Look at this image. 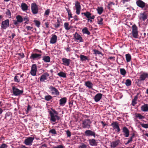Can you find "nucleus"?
<instances>
[{
  "mask_svg": "<svg viewBox=\"0 0 148 148\" xmlns=\"http://www.w3.org/2000/svg\"><path fill=\"white\" fill-rule=\"evenodd\" d=\"M131 34L133 38H138L137 27L136 25H133L132 26V31Z\"/></svg>",
  "mask_w": 148,
  "mask_h": 148,
  "instance_id": "nucleus-5",
  "label": "nucleus"
},
{
  "mask_svg": "<svg viewBox=\"0 0 148 148\" xmlns=\"http://www.w3.org/2000/svg\"><path fill=\"white\" fill-rule=\"evenodd\" d=\"M91 121L89 119H86L83 120L82 126L83 128L89 129L91 127Z\"/></svg>",
  "mask_w": 148,
  "mask_h": 148,
  "instance_id": "nucleus-3",
  "label": "nucleus"
},
{
  "mask_svg": "<svg viewBox=\"0 0 148 148\" xmlns=\"http://www.w3.org/2000/svg\"><path fill=\"white\" fill-rule=\"evenodd\" d=\"M21 7L22 10L25 11L28 9V6L27 5L24 3H22L21 4Z\"/></svg>",
  "mask_w": 148,
  "mask_h": 148,
  "instance_id": "nucleus-28",
  "label": "nucleus"
},
{
  "mask_svg": "<svg viewBox=\"0 0 148 148\" xmlns=\"http://www.w3.org/2000/svg\"><path fill=\"white\" fill-rule=\"evenodd\" d=\"M9 26V20L6 19L3 21L1 23V27L2 29H5Z\"/></svg>",
  "mask_w": 148,
  "mask_h": 148,
  "instance_id": "nucleus-9",
  "label": "nucleus"
},
{
  "mask_svg": "<svg viewBox=\"0 0 148 148\" xmlns=\"http://www.w3.org/2000/svg\"><path fill=\"white\" fill-rule=\"evenodd\" d=\"M135 117L138 118L139 119L142 120L144 119L145 118V116H144L142 115L140 113H136L135 114Z\"/></svg>",
  "mask_w": 148,
  "mask_h": 148,
  "instance_id": "nucleus-31",
  "label": "nucleus"
},
{
  "mask_svg": "<svg viewBox=\"0 0 148 148\" xmlns=\"http://www.w3.org/2000/svg\"><path fill=\"white\" fill-rule=\"evenodd\" d=\"M119 140H116L112 142L111 143V147L114 148L116 147L119 144Z\"/></svg>",
  "mask_w": 148,
  "mask_h": 148,
  "instance_id": "nucleus-27",
  "label": "nucleus"
},
{
  "mask_svg": "<svg viewBox=\"0 0 148 148\" xmlns=\"http://www.w3.org/2000/svg\"><path fill=\"white\" fill-rule=\"evenodd\" d=\"M67 99L66 97L62 98L59 100V104L60 105L64 106L66 102Z\"/></svg>",
  "mask_w": 148,
  "mask_h": 148,
  "instance_id": "nucleus-25",
  "label": "nucleus"
},
{
  "mask_svg": "<svg viewBox=\"0 0 148 148\" xmlns=\"http://www.w3.org/2000/svg\"><path fill=\"white\" fill-rule=\"evenodd\" d=\"M125 57L126 61L127 62H129L131 59V56L130 54L128 53L125 55Z\"/></svg>",
  "mask_w": 148,
  "mask_h": 148,
  "instance_id": "nucleus-35",
  "label": "nucleus"
},
{
  "mask_svg": "<svg viewBox=\"0 0 148 148\" xmlns=\"http://www.w3.org/2000/svg\"><path fill=\"white\" fill-rule=\"evenodd\" d=\"M16 18L18 22L19 23H22L23 21V18L20 15H17L16 17Z\"/></svg>",
  "mask_w": 148,
  "mask_h": 148,
  "instance_id": "nucleus-32",
  "label": "nucleus"
},
{
  "mask_svg": "<svg viewBox=\"0 0 148 148\" xmlns=\"http://www.w3.org/2000/svg\"><path fill=\"white\" fill-rule=\"evenodd\" d=\"M139 18L140 20L145 21L147 18V15L145 12L142 13H140Z\"/></svg>",
  "mask_w": 148,
  "mask_h": 148,
  "instance_id": "nucleus-22",
  "label": "nucleus"
},
{
  "mask_svg": "<svg viewBox=\"0 0 148 148\" xmlns=\"http://www.w3.org/2000/svg\"><path fill=\"white\" fill-rule=\"evenodd\" d=\"M34 139V137H28L25 140L24 143L26 145H32Z\"/></svg>",
  "mask_w": 148,
  "mask_h": 148,
  "instance_id": "nucleus-10",
  "label": "nucleus"
},
{
  "mask_svg": "<svg viewBox=\"0 0 148 148\" xmlns=\"http://www.w3.org/2000/svg\"><path fill=\"white\" fill-rule=\"evenodd\" d=\"M23 21H29V19L27 16H25L23 17Z\"/></svg>",
  "mask_w": 148,
  "mask_h": 148,
  "instance_id": "nucleus-61",
  "label": "nucleus"
},
{
  "mask_svg": "<svg viewBox=\"0 0 148 148\" xmlns=\"http://www.w3.org/2000/svg\"><path fill=\"white\" fill-rule=\"evenodd\" d=\"M111 125L117 132L118 133L121 130L117 122L116 121L112 122L111 124Z\"/></svg>",
  "mask_w": 148,
  "mask_h": 148,
  "instance_id": "nucleus-6",
  "label": "nucleus"
},
{
  "mask_svg": "<svg viewBox=\"0 0 148 148\" xmlns=\"http://www.w3.org/2000/svg\"><path fill=\"white\" fill-rule=\"evenodd\" d=\"M36 71L35 70H31L30 73L32 75L35 76L36 75Z\"/></svg>",
  "mask_w": 148,
  "mask_h": 148,
  "instance_id": "nucleus-54",
  "label": "nucleus"
},
{
  "mask_svg": "<svg viewBox=\"0 0 148 148\" xmlns=\"http://www.w3.org/2000/svg\"><path fill=\"white\" fill-rule=\"evenodd\" d=\"M88 142L90 145L91 146H96L97 145V143L94 139H89Z\"/></svg>",
  "mask_w": 148,
  "mask_h": 148,
  "instance_id": "nucleus-23",
  "label": "nucleus"
},
{
  "mask_svg": "<svg viewBox=\"0 0 148 148\" xmlns=\"http://www.w3.org/2000/svg\"><path fill=\"white\" fill-rule=\"evenodd\" d=\"M62 61L63 62L62 64L67 66L69 65L71 61V60L70 59L66 58H62Z\"/></svg>",
  "mask_w": 148,
  "mask_h": 148,
  "instance_id": "nucleus-18",
  "label": "nucleus"
},
{
  "mask_svg": "<svg viewBox=\"0 0 148 148\" xmlns=\"http://www.w3.org/2000/svg\"><path fill=\"white\" fill-rule=\"evenodd\" d=\"M12 89L13 95L15 96H20L22 95L23 92V90H19L15 86H12Z\"/></svg>",
  "mask_w": 148,
  "mask_h": 148,
  "instance_id": "nucleus-2",
  "label": "nucleus"
},
{
  "mask_svg": "<svg viewBox=\"0 0 148 148\" xmlns=\"http://www.w3.org/2000/svg\"><path fill=\"white\" fill-rule=\"evenodd\" d=\"M13 22L14 24L16 26H18V25L19 23L17 21V20H13Z\"/></svg>",
  "mask_w": 148,
  "mask_h": 148,
  "instance_id": "nucleus-60",
  "label": "nucleus"
},
{
  "mask_svg": "<svg viewBox=\"0 0 148 148\" xmlns=\"http://www.w3.org/2000/svg\"><path fill=\"white\" fill-rule=\"evenodd\" d=\"M51 111H49L50 116V120L52 122H55L56 120L58 121L60 119L59 116L58 115V113L54 109H51Z\"/></svg>",
  "mask_w": 148,
  "mask_h": 148,
  "instance_id": "nucleus-1",
  "label": "nucleus"
},
{
  "mask_svg": "<svg viewBox=\"0 0 148 148\" xmlns=\"http://www.w3.org/2000/svg\"><path fill=\"white\" fill-rule=\"evenodd\" d=\"M82 32L83 34H86L87 35H90V33L88 31L87 28L84 27L82 30Z\"/></svg>",
  "mask_w": 148,
  "mask_h": 148,
  "instance_id": "nucleus-29",
  "label": "nucleus"
},
{
  "mask_svg": "<svg viewBox=\"0 0 148 148\" xmlns=\"http://www.w3.org/2000/svg\"><path fill=\"white\" fill-rule=\"evenodd\" d=\"M140 125L142 127L145 128H148V124H145L143 123H140Z\"/></svg>",
  "mask_w": 148,
  "mask_h": 148,
  "instance_id": "nucleus-51",
  "label": "nucleus"
},
{
  "mask_svg": "<svg viewBox=\"0 0 148 148\" xmlns=\"http://www.w3.org/2000/svg\"><path fill=\"white\" fill-rule=\"evenodd\" d=\"M67 137H70L71 136V133L69 130L65 131Z\"/></svg>",
  "mask_w": 148,
  "mask_h": 148,
  "instance_id": "nucleus-55",
  "label": "nucleus"
},
{
  "mask_svg": "<svg viewBox=\"0 0 148 148\" xmlns=\"http://www.w3.org/2000/svg\"><path fill=\"white\" fill-rule=\"evenodd\" d=\"M75 5L76 10V13L77 15H79L80 14L81 10V6L80 3L78 1H76Z\"/></svg>",
  "mask_w": 148,
  "mask_h": 148,
  "instance_id": "nucleus-14",
  "label": "nucleus"
},
{
  "mask_svg": "<svg viewBox=\"0 0 148 148\" xmlns=\"http://www.w3.org/2000/svg\"><path fill=\"white\" fill-rule=\"evenodd\" d=\"M8 146L5 143H3L0 146V148H7Z\"/></svg>",
  "mask_w": 148,
  "mask_h": 148,
  "instance_id": "nucleus-56",
  "label": "nucleus"
},
{
  "mask_svg": "<svg viewBox=\"0 0 148 148\" xmlns=\"http://www.w3.org/2000/svg\"><path fill=\"white\" fill-rule=\"evenodd\" d=\"M137 103V102L136 101L132 100V104L133 106H134Z\"/></svg>",
  "mask_w": 148,
  "mask_h": 148,
  "instance_id": "nucleus-64",
  "label": "nucleus"
},
{
  "mask_svg": "<svg viewBox=\"0 0 148 148\" xmlns=\"http://www.w3.org/2000/svg\"><path fill=\"white\" fill-rule=\"evenodd\" d=\"M14 80L15 82L17 83L20 82V80L19 79L18 74L14 77Z\"/></svg>",
  "mask_w": 148,
  "mask_h": 148,
  "instance_id": "nucleus-48",
  "label": "nucleus"
},
{
  "mask_svg": "<svg viewBox=\"0 0 148 148\" xmlns=\"http://www.w3.org/2000/svg\"><path fill=\"white\" fill-rule=\"evenodd\" d=\"M42 59L45 62H49L50 61V58L49 56H43Z\"/></svg>",
  "mask_w": 148,
  "mask_h": 148,
  "instance_id": "nucleus-30",
  "label": "nucleus"
},
{
  "mask_svg": "<svg viewBox=\"0 0 148 148\" xmlns=\"http://www.w3.org/2000/svg\"><path fill=\"white\" fill-rule=\"evenodd\" d=\"M52 98V97L49 95H46L45 97V99L47 101H50Z\"/></svg>",
  "mask_w": 148,
  "mask_h": 148,
  "instance_id": "nucleus-45",
  "label": "nucleus"
},
{
  "mask_svg": "<svg viewBox=\"0 0 148 148\" xmlns=\"http://www.w3.org/2000/svg\"><path fill=\"white\" fill-rule=\"evenodd\" d=\"M84 134L87 136H93L95 138L96 137L95 132L90 130H86L84 132Z\"/></svg>",
  "mask_w": 148,
  "mask_h": 148,
  "instance_id": "nucleus-11",
  "label": "nucleus"
},
{
  "mask_svg": "<svg viewBox=\"0 0 148 148\" xmlns=\"http://www.w3.org/2000/svg\"><path fill=\"white\" fill-rule=\"evenodd\" d=\"M94 53L95 54H102V53L99 51L97 50H94Z\"/></svg>",
  "mask_w": 148,
  "mask_h": 148,
  "instance_id": "nucleus-58",
  "label": "nucleus"
},
{
  "mask_svg": "<svg viewBox=\"0 0 148 148\" xmlns=\"http://www.w3.org/2000/svg\"><path fill=\"white\" fill-rule=\"evenodd\" d=\"M136 4L137 6L142 8H144L145 5V3L141 0H138L136 2Z\"/></svg>",
  "mask_w": 148,
  "mask_h": 148,
  "instance_id": "nucleus-19",
  "label": "nucleus"
},
{
  "mask_svg": "<svg viewBox=\"0 0 148 148\" xmlns=\"http://www.w3.org/2000/svg\"><path fill=\"white\" fill-rule=\"evenodd\" d=\"M50 13V10L49 9H48L46 10L45 12L44 15L45 16L47 15L48 16Z\"/></svg>",
  "mask_w": 148,
  "mask_h": 148,
  "instance_id": "nucleus-59",
  "label": "nucleus"
},
{
  "mask_svg": "<svg viewBox=\"0 0 148 148\" xmlns=\"http://www.w3.org/2000/svg\"><path fill=\"white\" fill-rule=\"evenodd\" d=\"M55 27L56 28L59 27L60 25V21L58 19H57V23L54 25Z\"/></svg>",
  "mask_w": 148,
  "mask_h": 148,
  "instance_id": "nucleus-41",
  "label": "nucleus"
},
{
  "mask_svg": "<svg viewBox=\"0 0 148 148\" xmlns=\"http://www.w3.org/2000/svg\"><path fill=\"white\" fill-rule=\"evenodd\" d=\"M123 132L124 133V135L126 137H127L129 135V131L126 127H124L122 129Z\"/></svg>",
  "mask_w": 148,
  "mask_h": 148,
  "instance_id": "nucleus-17",
  "label": "nucleus"
},
{
  "mask_svg": "<svg viewBox=\"0 0 148 148\" xmlns=\"http://www.w3.org/2000/svg\"><path fill=\"white\" fill-rule=\"evenodd\" d=\"M80 60L82 62L85 61L86 60H88V58L87 56H85L83 55H81L80 56Z\"/></svg>",
  "mask_w": 148,
  "mask_h": 148,
  "instance_id": "nucleus-33",
  "label": "nucleus"
},
{
  "mask_svg": "<svg viewBox=\"0 0 148 148\" xmlns=\"http://www.w3.org/2000/svg\"><path fill=\"white\" fill-rule=\"evenodd\" d=\"M141 110L143 112H147L148 111V104H144L141 107Z\"/></svg>",
  "mask_w": 148,
  "mask_h": 148,
  "instance_id": "nucleus-26",
  "label": "nucleus"
},
{
  "mask_svg": "<svg viewBox=\"0 0 148 148\" xmlns=\"http://www.w3.org/2000/svg\"><path fill=\"white\" fill-rule=\"evenodd\" d=\"M34 22L35 23V24L37 27H39L40 25V23L39 21L38 20H34Z\"/></svg>",
  "mask_w": 148,
  "mask_h": 148,
  "instance_id": "nucleus-49",
  "label": "nucleus"
},
{
  "mask_svg": "<svg viewBox=\"0 0 148 148\" xmlns=\"http://www.w3.org/2000/svg\"><path fill=\"white\" fill-rule=\"evenodd\" d=\"M42 55L36 53H32L31 54L30 58L33 60H38L41 57Z\"/></svg>",
  "mask_w": 148,
  "mask_h": 148,
  "instance_id": "nucleus-13",
  "label": "nucleus"
},
{
  "mask_svg": "<svg viewBox=\"0 0 148 148\" xmlns=\"http://www.w3.org/2000/svg\"><path fill=\"white\" fill-rule=\"evenodd\" d=\"M49 133L50 134H52L53 135H55L57 134L55 130L54 129H52L50 130L49 131Z\"/></svg>",
  "mask_w": 148,
  "mask_h": 148,
  "instance_id": "nucleus-46",
  "label": "nucleus"
},
{
  "mask_svg": "<svg viewBox=\"0 0 148 148\" xmlns=\"http://www.w3.org/2000/svg\"><path fill=\"white\" fill-rule=\"evenodd\" d=\"M34 52L37 53L39 52L40 53H41L42 51L40 50H39L37 49H34Z\"/></svg>",
  "mask_w": 148,
  "mask_h": 148,
  "instance_id": "nucleus-63",
  "label": "nucleus"
},
{
  "mask_svg": "<svg viewBox=\"0 0 148 148\" xmlns=\"http://www.w3.org/2000/svg\"><path fill=\"white\" fill-rule=\"evenodd\" d=\"M73 101H72L69 102V107L70 108H71L72 107L73 104Z\"/></svg>",
  "mask_w": 148,
  "mask_h": 148,
  "instance_id": "nucleus-62",
  "label": "nucleus"
},
{
  "mask_svg": "<svg viewBox=\"0 0 148 148\" xmlns=\"http://www.w3.org/2000/svg\"><path fill=\"white\" fill-rule=\"evenodd\" d=\"M5 14H6V15L7 16H9L10 17V18L11 17V13L10 11L9 10L7 9V11L5 12Z\"/></svg>",
  "mask_w": 148,
  "mask_h": 148,
  "instance_id": "nucleus-53",
  "label": "nucleus"
},
{
  "mask_svg": "<svg viewBox=\"0 0 148 148\" xmlns=\"http://www.w3.org/2000/svg\"><path fill=\"white\" fill-rule=\"evenodd\" d=\"M146 78L148 79V74L143 73L141 74L140 76V81H142L145 80Z\"/></svg>",
  "mask_w": 148,
  "mask_h": 148,
  "instance_id": "nucleus-16",
  "label": "nucleus"
},
{
  "mask_svg": "<svg viewBox=\"0 0 148 148\" xmlns=\"http://www.w3.org/2000/svg\"><path fill=\"white\" fill-rule=\"evenodd\" d=\"M85 85L89 89H92L93 84L90 81H88L85 82Z\"/></svg>",
  "mask_w": 148,
  "mask_h": 148,
  "instance_id": "nucleus-24",
  "label": "nucleus"
},
{
  "mask_svg": "<svg viewBox=\"0 0 148 148\" xmlns=\"http://www.w3.org/2000/svg\"><path fill=\"white\" fill-rule=\"evenodd\" d=\"M52 148H65L64 146L62 145H59L56 146H54Z\"/></svg>",
  "mask_w": 148,
  "mask_h": 148,
  "instance_id": "nucleus-57",
  "label": "nucleus"
},
{
  "mask_svg": "<svg viewBox=\"0 0 148 148\" xmlns=\"http://www.w3.org/2000/svg\"><path fill=\"white\" fill-rule=\"evenodd\" d=\"M114 5V3L112 2H110L108 3V5L107 6V8L108 9H110L111 8L112 6Z\"/></svg>",
  "mask_w": 148,
  "mask_h": 148,
  "instance_id": "nucleus-47",
  "label": "nucleus"
},
{
  "mask_svg": "<svg viewBox=\"0 0 148 148\" xmlns=\"http://www.w3.org/2000/svg\"><path fill=\"white\" fill-rule=\"evenodd\" d=\"M31 9L32 12L34 14H37L38 13V6L35 3H32L31 5Z\"/></svg>",
  "mask_w": 148,
  "mask_h": 148,
  "instance_id": "nucleus-7",
  "label": "nucleus"
},
{
  "mask_svg": "<svg viewBox=\"0 0 148 148\" xmlns=\"http://www.w3.org/2000/svg\"><path fill=\"white\" fill-rule=\"evenodd\" d=\"M25 28L27 29L28 31H33V28L32 26H26Z\"/></svg>",
  "mask_w": 148,
  "mask_h": 148,
  "instance_id": "nucleus-50",
  "label": "nucleus"
},
{
  "mask_svg": "<svg viewBox=\"0 0 148 148\" xmlns=\"http://www.w3.org/2000/svg\"><path fill=\"white\" fill-rule=\"evenodd\" d=\"M64 27L65 29L67 31L69 30L71 28V26H69V23L67 22L64 23Z\"/></svg>",
  "mask_w": 148,
  "mask_h": 148,
  "instance_id": "nucleus-34",
  "label": "nucleus"
},
{
  "mask_svg": "<svg viewBox=\"0 0 148 148\" xmlns=\"http://www.w3.org/2000/svg\"><path fill=\"white\" fill-rule=\"evenodd\" d=\"M57 37L56 35L53 34L52 35V36L50 40V43L52 44L55 43L57 41Z\"/></svg>",
  "mask_w": 148,
  "mask_h": 148,
  "instance_id": "nucleus-21",
  "label": "nucleus"
},
{
  "mask_svg": "<svg viewBox=\"0 0 148 148\" xmlns=\"http://www.w3.org/2000/svg\"><path fill=\"white\" fill-rule=\"evenodd\" d=\"M49 75L47 73H45L42 74L40 77V82H45V80L47 79V77L49 76Z\"/></svg>",
  "mask_w": 148,
  "mask_h": 148,
  "instance_id": "nucleus-15",
  "label": "nucleus"
},
{
  "mask_svg": "<svg viewBox=\"0 0 148 148\" xmlns=\"http://www.w3.org/2000/svg\"><path fill=\"white\" fill-rule=\"evenodd\" d=\"M49 88L50 90L52 95L57 96H58L59 95L60 93L59 92L55 87L51 86H49Z\"/></svg>",
  "mask_w": 148,
  "mask_h": 148,
  "instance_id": "nucleus-8",
  "label": "nucleus"
},
{
  "mask_svg": "<svg viewBox=\"0 0 148 148\" xmlns=\"http://www.w3.org/2000/svg\"><path fill=\"white\" fill-rule=\"evenodd\" d=\"M103 18L100 17H99L97 18V23L99 25H102L103 24Z\"/></svg>",
  "mask_w": 148,
  "mask_h": 148,
  "instance_id": "nucleus-40",
  "label": "nucleus"
},
{
  "mask_svg": "<svg viewBox=\"0 0 148 148\" xmlns=\"http://www.w3.org/2000/svg\"><path fill=\"white\" fill-rule=\"evenodd\" d=\"M37 69L36 65V64H33L32 66L31 70H35L37 71Z\"/></svg>",
  "mask_w": 148,
  "mask_h": 148,
  "instance_id": "nucleus-52",
  "label": "nucleus"
},
{
  "mask_svg": "<svg viewBox=\"0 0 148 148\" xmlns=\"http://www.w3.org/2000/svg\"><path fill=\"white\" fill-rule=\"evenodd\" d=\"M88 146L84 143H82L78 146V148H87Z\"/></svg>",
  "mask_w": 148,
  "mask_h": 148,
  "instance_id": "nucleus-36",
  "label": "nucleus"
},
{
  "mask_svg": "<svg viewBox=\"0 0 148 148\" xmlns=\"http://www.w3.org/2000/svg\"><path fill=\"white\" fill-rule=\"evenodd\" d=\"M131 84L132 82L130 79H128L126 80L125 84L127 86H130L131 85Z\"/></svg>",
  "mask_w": 148,
  "mask_h": 148,
  "instance_id": "nucleus-44",
  "label": "nucleus"
},
{
  "mask_svg": "<svg viewBox=\"0 0 148 148\" xmlns=\"http://www.w3.org/2000/svg\"><path fill=\"white\" fill-rule=\"evenodd\" d=\"M82 14H84L88 19V22L89 21L91 23L92 22V19H94L95 17L94 15H91V14L89 12L87 11L85 12L82 13Z\"/></svg>",
  "mask_w": 148,
  "mask_h": 148,
  "instance_id": "nucleus-4",
  "label": "nucleus"
},
{
  "mask_svg": "<svg viewBox=\"0 0 148 148\" xmlns=\"http://www.w3.org/2000/svg\"><path fill=\"white\" fill-rule=\"evenodd\" d=\"M134 136V134L133 133L132 135V136H131L130 139L127 141V142L125 144V145H127L131 143L132 141L133 138Z\"/></svg>",
  "mask_w": 148,
  "mask_h": 148,
  "instance_id": "nucleus-43",
  "label": "nucleus"
},
{
  "mask_svg": "<svg viewBox=\"0 0 148 148\" xmlns=\"http://www.w3.org/2000/svg\"><path fill=\"white\" fill-rule=\"evenodd\" d=\"M97 12L99 15H101L103 11V8L102 7H98L97 8Z\"/></svg>",
  "mask_w": 148,
  "mask_h": 148,
  "instance_id": "nucleus-37",
  "label": "nucleus"
},
{
  "mask_svg": "<svg viewBox=\"0 0 148 148\" xmlns=\"http://www.w3.org/2000/svg\"><path fill=\"white\" fill-rule=\"evenodd\" d=\"M73 36L75 40H77V42H82L83 41V39L82 36L80 34L77 33V32L73 34Z\"/></svg>",
  "mask_w": 148,
  "mask_h": 148,
  "instance_id": "nucleus-12",
  "label": "nucleus"
},
{
  "mask_svg": "<svg viewBox=\"0 0 148 148\" xmlns=\"http://www.w3.org/2000/svg\"><path fill=\"white\" fill-rule=\"evenodd\" d=\"M18 75L19 77V79L20 80V82L21 81V82H23L24 81V79L23 78L24 74H22L21 75H20L19 74H18Z\"/></svg>",
  "mask_w": 148,
  "mask_h": 148,
  "instance_id": "nucleus-39",
  "label": "nucleus"
},
{
  "mask_svg": "<svg viewBox=\"0 0 148 148\" xmlns=\"http://www.w3.org/2000/svg\"><path fill=\"white\" fill-rule=\"evenodd\" d=\"M102 96L103 95L101 93H99L97 94L94 97L95 101L96 102L99 101L101 99Z\"/></svg>",
  "mask_w": 148,
  "mask_h": 148,
  "instance_id": "nucleus-20",
  "label": "nucleus"
},
{
  "mask_svg": "<svg viewBox=\"0 0 148 148\" xmlns=\"http://www.w3.org/2000/svg\"><path fill=\"white\" fill-rule=\"evenodd\" d=\"M120 72L121 74L123 76H124L126 73L125 70L123 68L120 69Z\"/></svg>",
  "mask_w": 148,
  "mask_h": 148,
  "instance_id": "nucleus-42",
  "label": "nucleus"
},
{
  "mask_svg": "<svg viewBox=\"0 0 148 148\" xmlns=\"http://www.w3.org/2000/svg\"><path fill=\"white\" fill-rule=\"evenodd\" d=\"M58 75L60 77L65 78L66 77V74L63 72H60L58 73Z\"/></svg>",
  "mask_w": 148,
  "mask_h": 148,
  "instance_id": "nucleus-38",
  "label": "nucleus"
}]
</instances>
